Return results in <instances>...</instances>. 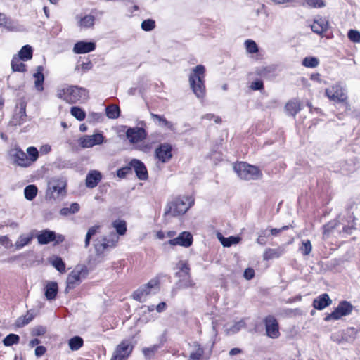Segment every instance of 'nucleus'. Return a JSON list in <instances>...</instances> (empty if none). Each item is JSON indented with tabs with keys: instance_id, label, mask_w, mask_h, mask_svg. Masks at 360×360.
Returning a JSON list of instances; mask_svg holds the SVG:
<instances>
[{
	"instance_id": "nucleus-48",
	"label": "nucleus",
	"mask_w": 360,
	"mask_h": 360,
	"mask_svg": "<svg viewBox=\"0 0 360 360\" xmlns=\"http://www.w3.org/2000/svg\"><path fill=\"white\" fill-rule=\"evenodd\" d=\"M303 6L309 8H322L326 6L323 0H305Z\"/></svg>"
},
{
	"instance_id": "nucleus-34",
	"label": "nucleus",
	"mask_w": 360,
	"mask_h": 360,
	"mask_svg": "<svg viewBox=\"0 0 360 360\" xmlns=\"http://www.w3.org/2000/svg\"><path fill=\"white\" fill-rule=\"evenodd\" d=\"M151 117L158 122L159 126L165 127L172 130L173 129L172 123L167 121L163 116L151 113Z\"/></svg>"
},
{
	"instance_id": "nucleus-61",
	"label": "nucleus",
	"mask_w": 360,
	"mask_h": 360,
	"mask_svg": "<svg viewBox=\"0 0 360 360\" xmlns=\"http://www.w3.org/2000/svg\"><path fill=\"white\" fill-rule=\"evenodd\" d=\"M46 349L44 346H38L35 349V356L37 357L41 356L45 354Z\"/></svg>"
},
{
	"instance_id": "nucleus-31",
	"label": "nucleus",
	"mask_w": 360,
	"mask_h": 360,
	"mask_svg": "<svg viewBox=\"0 0 360 360\" xmlns=\"http://www.w3.org/2000/svg\"><path fill=\"white\" fill-rule=\"evenodd\" d=\"M112 226L116 230L118 236L124 235L127 231V224L124 220H115L112 223Z\"/></svg>"
},
{
	"instance_id": "nucleus-22",
	"label": "nucleus",
	"mask_w": 360,
	"mask_h": 360,
	"mask_svg": "<svg viewBox=\"0 0 360 360\" xmlns=\"http://www.w3.org/2000/svg\"><path fill=\"white\" fill-rule=\"evenodd\" d=\"M328 26V21L323 18L316 19L311 25L312 31L319 34L326 31Z\"/></svg>"
},
{
	"instance_id": "nucleus-15",
	"label": "nucleus",
	"mask_w": 360,
	"mask_h": 360,
	"mask_svg": "<svg viewBox=\"0 0 360 360\" xmlns=\"http://www.w3.org/2000/svg\"><path fill=\"white\" fill-rule=\"evenodd\" d=\"M193 236L190 232L184 231L178 237L171 239L168 243L172 246L181 245L188 248L192 245Z\"/></svg>"
},
{
	"instance_id": "nucleus-43",
	"label": "nucleus",
	"mask_w": 360,
	"mask_h": 360,
	"mask_svg": "<svg viewBox=\"0 0 360 360\" xmlns=\"http://www.w3.org/2000/svg\"><path fill=\"white\" fill-rule=\"evenodd\" d=\"M70 113L79 121L84 120L86 117L85 112L79 107L75 106L71 108Z\"/></svg>"
},
{
	"instance_id": "nucleus-13",
	"label": "nucleus",
	"mask_w": 360,
	"mask_h": 360,
	"mask_svg": "<svg viewBox=\"0 0 360 360\" xmlns=\"http://www.w3.org/2000/svg\"><path fill=\"white\" fill-rule=\"evenodd\" d=\"M126 136L131 143L135 144L143 141L147 136V133L143 128L131 127L127 130Z\"/></svg>"
},
{
	"instance_id": "nucleus-35",
	"label": "nucleus",
	"mask_w": 360,
	"mask_h": 360,
	"mask_svg": "<svg viewBox=\"0 0 360 360\" xmlns=\"http://www.w3.org/2000/svg\"><path fill=\"white\" fill-rule=\"evenodd\" d=\"M18 58L22 60H28L32 57V49L29 45L24 46L18 53Z\"/></svg>"
},
{
	"instance_id": "nucleus-7",
	"label": "nucleus",
	"mask_w": 360,
	"mask_h": 360,
	"mask_svg": "<svg viewBox=\"0 0 360 360\" xmlns=\"http://www.w3.org/2000/svg\"><path fill=\"white\" fill-rule=\"evenodd\" d=\"M159 290V284L157 280H151L147 284L142 285L133 294V297L139 302H144L146 297L157 292Z\"/></svg>"
},
{
	"instance_id": "nucleus-55",
	"label": "nucleus",
	"mask_w": 360,
	"mask_h": 360,
	"mask_svg": "<svg viewBox=\"0 0 360 360\" xmlns=\"http://www.w3.org/2000/svg\"><path fill=\"white\" fill-rule=\"evenodd\" d=\"M348 38L354 43L360 42V32L355 30H350L348 32Z\"/></svg>"
},
{
	"instance_id": "nucleus-36",
	"label": "nucleus",
	"mask_w": 360,
	"mask_h": 360,
	"mask_svg": "<svg viewBox=\"0 0 360 360\" xmlns=\"http://www.w3.org/2000/svg\"><path fill=\"white\" fill-rule=\"evenodd\" d=\"M83 340L81 337L75 336L70 338L68 341V345L71 350L76 351L78 350L83 345Z\"/></svg>"
},
{
	"instance_id": "nucleus-18",
	"label": "nucleus",
	"mask_w": 360,
	"mask_h": 360,
	"mask_svg": "<svg viewBox=\"0 0 360 360\" xmlns=\"http://www.w3.org/2000/svg\"><path fill=\"white\" fill-rule=\"evenodd\" d=\"M96 45L94 42L79 41L73 47V52L77 54L86 53L94 51Z\"/></svg>"
},
{
	"instance_id": "nucleus-19",
	"label": "nucleus",
	"mask_w": 360,
	"mask_h": 360,
	"mask_svg": "<svg viewBox=\"0 0 360 360\" xmlns=\"http://www.w3.org/2000/svg\"><path fill=\"white\" fill-rule=\"evenodd\" d=\"M26 121L25 106L20 105L19 110L15 113L10 121V124L13 126H20Z\"/></svg>"
},
{
	"instance_id": "nucleus-59",
	"label": "nucleus",
	"mask_w": 360,
	"mask_h": 360,
	"mask_svg": "<svg viewBox=\"0 0 360 360\" xmlns=\"http://www.w3.org/2000/svg\"><path fill=\"white\" fill-rule=\"evenodd\" d=\"M202 119L206 120L208 121L214 120L216 123H220L221 122V118L218 116H215L214 114H206L202 117Z\"/></svg>"
},
{
	"instance_id": "nucleus-14",
	"label": "nucleus",
	"mask_w": 360,
	"mask_h": 360,
	"mask_svg": "<svg viewBox=\"0 0 360 360\" xmlns=\"http://www.w3.org/2000/svg\"><path fill=\"white\" fill-rule=\"evenodd\" d=\"M266 333L271 338H277L280 335L278 324L273 316H268L265 319Z\"/></svg>"
},
{
	"instance_id": "nucleus-8",
	"label": "nucleus",
	"mask_w": 360,
	"mask_h": 360,
	"mask_svg": "<svg viewBox=\"0 0 360 360\" xmlns=\"http://www.w3.org/2000/svg\"><path fill=\"white\" fill-rule=\"evenodd\" d=\"M133 350V345L129 340H123L119 344L110 360H127Z\"/></svg>"
},
{
	"instance_id": "nucleus-23",
	"label": "nucleus",
	"mask_w": 360,
	"mask_h": 360,
	"mask_svg": "<svg viewBox=\"0 0 360 360\" xmlns=\"http://www.w3.org/2000/svg\"><path fill=\"white\" fill-rule=\"evenodd\" d=\"M32 239L33 235L31 233L20 234L16 240L14 247L16 250H20L25 245H29Z\"/></svg>"
},
{
	"instance_id": "nucleus-54",
	"label": "nucleus",
	"mask_w": 360,
	"mask_h": 360,
	"mask_svg": "<svg viewBox=\"0 0 360 360\" xmlns=\"http://www.w3.org/2000/svg\"><path fill=\"white\" fill-rule=\"evenodd\" d=\"M155 27V22L153 20H145L141 23V28L145 31H151Z\"/></svg>"
},
{
	"instance_id": "nucleus-11",
	"label": "nucleus",
	"mask_w": 360,
	"mask_h": 360,
	"mask_svg": "<svg viewBox=\"0 0 360 360\" xmlns=\"http://www.w3.org/2000/svg\"><path fill=\"white\" fill-rule=\"evenodd\" d=\"M86 274V269L83 266H77L72 270L67 278V286L65 290L74 288L81 282V277H84Z\"/></svg>"
},
{
	"instance_id": "nucleus-26",
	"label": "nucleus",
	"mask_w": 360,
	"mask_h": 360,
	"mask_svg": "<svg viewBox=\"0 0 360 360\" xmlns=\"http://www.w3.org/2000/svg\"><path fill=\"white\" fill-rule=\"evenodd\" d=\"M15 162L21 167H29L32 165L27 155L21 150H17L15 154Z\"/></svg>"
},
{
	"instance_id": "nucleus-60",
	"label": "nucleus",
	"mask_w": 360,
	"mask_h": 360,
	"mask_svg": "<svg viewBox=\"0 0 360 360\" xmlns=\"http://www.w3.org/2000/svg\"><path fill=\"white\" fill-rule=\"evenodd\" d=\"M250 87L253 90H260L263 88V82L261 80H256L251 84Z\"/></svg>"
},
{
	"instance_id": "nucleus-63",
	"label": "nucleus",
	"mask_w": 360,
	"mask_h": 360,
	"mask_svg": "<svg viewBox=\"0 0 360 360\" xmlns=\"http://www.w3.org/2000/svg\"><path fill=\"white\" fill-rule=\"evenodd\" d=\"M288 229V226H283V227H282V228H281V229H271L270 230V231H271V235H273V236H276V235H278V233H280L282 231H283V230H286V229Z\"/></svg>"
},
{
	"instance_id": "nucleus-29",
	"label": "nucleus",
	"mask_w": 360,
	"mask_h": 360,
	"mask_svg": "<svg viewBox=\"0 0 360 360\" xmlns=\"http://www.w3.org/2000/svg\"><path fill=\"white\" fill-rule=\"evenodd\" d=\"M78 19V25L81 28L91 27L94 24V17L91 15H86L84 17H77Z\"/></svg>"
},
{
	"instance_id": "nucleus-4",
	"label": "nucleus",
	"mask_w": 360,
	"mask_h": 360,
	"mask_svg": "<svg viewBox=\"0 0 360 360\" xmlns=\"http://www.w3.org/2000/svg\"><path fill=\"white\" fill-rule=\"evenodd\" d=\"M233 169L238 176L243 180H258L262 177V173L257 167L249 165L245 162L235 164Z\"/></svg>"
},
{
	"instance_id": "nucleus-5",
	"label": "nucleus",
	"mask_w": 360,
	"mask_h": 360,
	"mask_svg": "<svg viewBox=\"0 0 360 360\" xmlns=\"http://www.w3.org/2000/svg\"><path fill=\"white\" fill-rule=\"evenodd\" d=\"M119 239V236L114 232L110 233L106 236L96 239L94 242L96 253L101 255L107 248H115L117 245Z\"/></svg>"
},
{
	"instance_id": "nucleus-2",
	"label": "nucleus",
	"mask_w": 360,
	"mask_h": 360,
	"mask_svg": "<svg viewBox=\"0 0 360 360\" xmlns=\"http://www.w3.org/2000/svg\"><path fill=\"white\" fill-rule=\"evenodd\" d=\"M56 96L68 103H75L87 99L88 93L85 89L77 86H61L57 89Z\"/></svg>"
},
{
	"instance_id": "nucleus-47",
	"label": "nucleus",
	"mask_w": 360,
	"mask_h": 360,
	"mask_svg": "<svg viewBox=\"0 0 360 360\" xmlns=\"http://www.w3.org/2000/svg\"><path fill=\"white\" fill-rule=\"evenodd\" d=\"M300 250L304 255H308L312 249V245L309 240H304L302 241V244L299 248Z\"/></svg>"
},
{
	"instance_id": "nucleus-12",
	"label": "nucleus",
	"mask_w": 360,
	"mask_h": 360,
	"mask_svg": "<svg viewBox=\"0 0 360 360\" xmlns=\"http://www.w3.org/2000/svg\"><path fill=\"white\" fill-rule=\"evenodd\" d=\"M103 141L104 136L101 134L82 136L78 140L79 145L84 148H92L101 144Z\"/></svg>"
},
{
	"instance_id": "nucleus-6",
	"label": "nucleus",
	"mask_w": 360,
	"mask_h": 360,
	"mask_svg": "<svg viewBox=\"0 0 360 360\" xmlns=\"http://www.w3.org/2000/svg\"><path fill=\"white\" fill-rule=\"evenodd\" d=\"M66 181L60 177L51 178L48 182L46 198L56 200L60 195H65Z\"/></svg>"
},
{
	"instance_id": "nucleus-62",
	"label": "nucleus",
	"mask_w": 360,
	"mask_h": 360,
	"mask_svg": "<svg viewBox=\"0 0 360 360\" xmlns=\"http://www.w3.org/2000/svg\"><path fill=\"white\" fill-rule=\"evenodd\" d=\"M255 271L252 269H246L244 271V276L246 279L250 280L254 277Z\"/></svg>"
},
{
	"instance_id": "nucleus-1",
	"label": "nucleus",
	"mask_w": 360,
	"mask_h": 360,
	"mask_svg": "<svg viewBox=\"0 0 360 360\" xmlns=\"http://www.w3.org/2000/svg\"><path fill=\"white\" fill-rule=\"evenodd\" d=\"M205 68L198 65L191 70L189 75V85L197 98L202 99L205 96Z\"/></svg>"
},
{
	"instance_id": "nucleus-24",
	"label": "nucleus",
	"mask_w": 360,
	"mask_h": 360,
	"mask_svg": "<svg viewBox=\"0 0 360 360\" xmlns=\"http://www.w3.org/2000/svg\"><path fill=\"white\" fill-rule=\"evenodd\" d=\"M101 179V174L96 170L90 172L86 178V186L89 188H94Z\"/></svg>"
},
{
	"instance_id": "nucleus-30",
	"label": "nucleus",
	"mask_w": 360,
	"mask_h": 360,
	"mask_svg": "<svg viewBox=\"0 0 360 360\" xmlns=\"http://www.w3.org/2000/svg\"><path fill=\"white\" fill-rule=\"evenodd\" d=\"M0 25L4 26L10 31L18 30L17 25L10 18H6L4 13H0Z\"/></svg>"
},
{
	"instance_id": "nucleus-21",
	"label": "nucleus",
	"mask_w": 360,
	"mask_h": 360,
	"mask_svg": "<svg viewBox=\"0 0 360 360\" xmlns=\"http://www.w3.org/2000/svg\"><path fill=\"white\" fill-rule=\"evenodd\" d=\"M37 238L39 244L45 245L53 241L56 239V234L52 231L44 230L39 233Z\"/></svg>"
},
{
	"instance_id": "nucleus-9",
	"label": "nucleus",
	"mask_w": 360,
	"mask_h": 360,
	"mask_svg": "<svg viewBox=\"0 0 360 360\" xmlns=\"http://www.w3.org/2000/svg\"><path fill=\"white\" fill-rule=\"evenodd\" d=\"M325 93L326 96L334 102L344 103L347 98L344 89L339 84L327 88Z\"/></svg>"
},
{
	"instance_id": "nucleus-17",
	"label": "nucleus",
	"mask_w": 360,
	"mask_h": 360,
	"mask_svg": "<svg viewBox=\"0 0 360 360\" xmlns=\"http://www.w3.org/2000/svg\"><path fill=\"white\" fill-rule=\"evenodd\" d=\"M131 167L134 169L138 178L141 180H146L148 179V172L146 167L140 160H133L130 162Z\"/></svg>"
},
{
	"instance_id": "nucleus-27",
	"label": "nucleus",
	"mask_w": 360,
	"mask_h": 360,
	"mask_svg": "<svg viewBox=\"0 0 360 360\" xmlns=\"http://www.w3.org/2000/svg\"><path fill=\"white\" fill-rule=\"evenodd\" d=\"M285 108L289 115L295 116L301 110V104L296 100L290 101L286 103Z\"/></svg>"
},
{
	"instance_id": "nucleus-58",
	"label": "nucleus",
	"mask_w": 360,
	"mask_h": 360,
	"mask_svg": "<svg viewBox=\"0 0 360 360\" xmlns=\"http://www.w3.org/2000/svg\"><path fill=\"white\" fill-rule=\"evenodd\" d=\"M281 253L278 252L276 250H269L264 254L265 259H272L275 257H278Z\"/></svg>"
},
{
	"instance_id": "nucleus-50",
	"label": "nucleus",
	"mask_w": 360,
	"mask_h": 360,
	"mask_svg": "<svg viewBox=\"0 0 360 360\" xmlns=\"http://www.w3.org/2000/svg\"><path fill=\"white\" fill-rule=\"evenodd\" d=\"M26 154L27 155L32 164L39 157V152L35 147L27 148Z\"/></svg>"
},
{
	"instance_id": "nucleus-38",
	"label": "nucleus",
	"mask_w": 360,
	"mask_h": 360,
	"mask_svg": "<svg viewBox=\"0 0 360 360\" xmlns=\"http://www.w3.org/2000/svg\"><path fill=\"white\" fill-rule=\"evenodd\" d=\"M37 193V188L34 185H29L24 190L25 197L28 200H33Z\"/></svg>"
},
{
	"instance_id": "nucleus-45",
	"label": "nucleus",
	"mask_w": 360,
	"mask_h": 360,
	"mask_svg": "<svg viewBox=\"0 0 360 360\" xmlns=\"http://www.w3.org/2000/svg\"><path fill=\"white\" fill-rule=\"evenodd\" d=\"M195 350L193 351L188 360H200L203 354V349L197 343H195Z\"/></svg>"
},
{
	"instance_id": "nucleus-28",
	"label": "nucleus",
	"mask_w": 360,
	"mask_h": 360,
	"mask_svg": "<svg viewBox=\"0 0 360 360\" xmlns=\"http://www.w3.org/2000/svg\"><path fill=\"white\" fill-rule=\"evenodd\" d=\"M101 228V226L99 224H95L89 228L84 240L85 248H87L89 246L91 238L100 231Z\"/></svg>"
},
{
	"instance_id": "nucleus-32",
	"label": "nucleus",
	"mask_w": 360,
	"mask_h": 360,
	"mask_svg": "<svg viewBox=\"0 0 360 360\" xmlns=\"http://www.w3.org/2000/svg\"><path fill=\"white\" fill-rule=\"evenodd\" d=\"M43 68L41 66H38L37 69V72L34 74V77L35 78L34 84L36 88L41 91L43 90L42 83L44 82V77L43 75Z\"/></svg>"
},
{
	"instance_id": "nucleus-44",
	"label": "nucleus",
	"mask_w": 360,
	"mask_h": 360,
	"mask_svg": "<svg viewBox=\"0 0 360 360\" xmlns=\"http://www.w3.org/2000/svg\"><path fill=\"white\" fill-rule=\"evenodd\" d=\"M33 318L32 314L27 313L25 316L19 317L15 322V325L17 327H22L28 324Z\"/></svg>"
},
{
	"instance_id": "nucleus-64",
	"label": "nucleus",
	"mask_w": 360,
	"mask_h": 360,
	"mask_svg": "<svg viewBox=\"0 0 360 360\" xmlns=\"http://www.w3.org/2000/svg\"><path fill=\"white\" fill-rule=\"evenodd\" d=\"M101 115L97 112H90L89 114V119L91 121H98L100 120Z\"/></svg>"
},
{
	"instance_id": "nucleus-41",
	"label": "nucleus",
	"mask_w": 360,
	"mask_h": 360,
	"mask_svg": "<svg viewBox=\"0 0 360 360\" xmlns=\"http://www.w3.org/2000/svg\"><path fill=\"white\" fill-rule=\"evenodd\" d=\"M120 108L117 105H112L106 108V115L110 119L117 118L120 115Z\"/></svg>"
},
{
	"instance_id": "nucleus-42",
	"label": "nucleus",
	"mask_w": 360,
	"mask_h": 360,
	"mask_svg": "<svg viewBox=\"0 0 360 360\" xmlns=\"http://www.w3.org/2000/svg\"><path fill=\"white\" fill-rule=\"evenodd\" d=\"M302 64L306 68H314L319 65V60L316 57H306L303 59Z\"/></svg>"
},
{
	"instance_id": "nucleus-53",
	"label": "nucleus",
	"mask_w": 360,
	"mask_h": 360,
	"mask_svg": "<svg viewBox=\"0 0 360 360\" xmlns=\"http://www.w3.org/2000/svg\"><path fill=\"white\" fill-rule=\"evenodd\" d=\"M246 50L248 53H255L258 51L257 45L252 40H246L245 42Z\"/></svg>"
},
{
	"instance_id": "nucleus-20",
	"label": "nucleus",
	"mask_w": 360,
	"mask_h": 360,
	"mask_svg": "<svg viewBox=\"0 0 360 360\" xmlns=\"http://www.w3.org/2000/svg\"><path fill=\"white\" fill-rule=\"evenodd\" d=\"M58 288L56 282L49 281L44 286V295L47 300H53L56 299Z\"/></svg>"
},
{
	"instance_id": "nucleus-56",
	"label": "nucleus",
	"mask_w": 360,
	"mask_h": 360,
	"mask_svg": "<svg viewBox=\"0 0 360 360\" xmlns=\"http://www.w3.org/2000/svg\"><path fill=\"white\" fill-rule=\"evenodd\" d=\"M46 329L45 327L38 326L32 328V335L34 336H41L45 334Z\"/></svg>"
},
{
	"instance_id": "nucleus-57",
	"label": "nucleus",
	"mask_w": 360,
	"mask_h": 360,
	"mask_svg": "<svg viewBox=\"0 0 360 360\" xmlns=\"http://www.w3.org/2000/svg\"><path fill=\"white\" fill-rule=\"evenodd\" d=\"M0 244L7 249L13 246L11 240L6 236L0 237Z\"/></svg>"
},
{
	"instance_id": "nucleus-10",
	"label": "nucleus",
	"mask_w": 360,
	"mask_h": 360,
	"mask_svg": "<svg viewBox=\"0 0 360 360\" xmlns=\"http://www.w3.org/2000/svg\"><path fill=\"white\" fill-rule=\"evenodd\" d=\"M352 305L349 302L346 301L342 302L332 313L325 318V321L338 320L342 316L349 314L352 311Z\"/></svg>"
},
{
	"instance_id": "nucleus-37",
	"label": "nucleus",
	"mask_w": 360,
	"mask_h": 360,
	"mask_svg": "<svg viewBox=\"0 0 360 360\" xmlns=\"http://www.w3.org/2000/svg\"><path fill=\"white\" fill-rule=\"evenodd\" d=\"M218 238L224 247H230L231 245L238 243L240 240L239 237L230 236L224 238L221 235H219Z\"/></svg>"
},
{
	"instance_id": "nucleus-46",
	"label": "nucleus",
	"mask_w": 360,
	"mask_h": 360,
	"mask_svg": "<svg viewBox=\"0 0 360 360\" xmlns=\"http://www.w3.org/2000/svg\"><path fill=\"white\" fill-rule=\"evenodd\" d=\"M245 322L243 321H240L238 322L235 323L232 326L226 328L227 333L233 334L238 332L241 328L245 327Z\"/></svg>"
},
{
	"instance_id": "nucleus-49",
	"label": "nucleus",
	"mask_w": 360,
	"mask_h": 360,
	"mask_svg": "<svg viewBox=\"0 0 360 360\" xmlns=\"http://www.w3.org/2000/svg\"><path fill=\"white\" fill-rule=\"evenodd\" d=\"M19 336L15 334H10L7 335L3 340L4 345L11 346L13 344H16L19 341Z\"/></svg>"
},
{
	"instance_id": "nucleus-33",
	"label": "nucleus",
	"mask_w": 360,
	"mask_h": 360,
	"mask_svg": "<svg viewBox=\"0 0 360 360\" xmlns=\"http://www.w3.org/2000/svg\"><path fill=\"white\" fill-rule=\"evenodd\" d=\"M50 263L60 273L65 272V264L62 260L61 257L58 256H53L49 259Z\"/></svg>"
},
{
	"instance_id": "nucleus-40",
	"label": "nucleus",
	"mask_w": 360,
	"mask_h": 360,
	"mask_svg": "<svg viewBox=\"0 0 360 360\" xmlns=\"http://www.w3.org/2000/svg\"><path fill=\"white\" fill-rule=\"evenodd\" d=\"M79 210V205L77 202L71 204L70 207H64L60 210V214L63 216H68L71 214H75Z\"/></svg>"
},
{
	"instance_id": "nucleus-25",
	"label": "nucleus",
	"mask_w": 360,
	"mask_h": 360,
	"mask_svg": "<svg viewBox=\"0 0 360 360\" xmlns=\"http://www.w3.org/2000/svg\"><path fill=\"white\" fill-rule=\"evenodd\" d=\"M330 303L331 300L329 296L327 294H323L314 300L313 306L315 309L321 310L330 305Z\"/></svg>"
},
{
	"instance_id": "nucleus-52",
	"label": "nucleus",
	"mask_w": 360,
	"mask_h": 360,
	"mask_svg": "<svg viewBox=\"0 0 360 360\" xmlns=\"http://www.w3.org/2000/svg\"><path fill=\"white\" fill-rule=\"evenodd\" d=\"M158 346L156 345H152L149 347H146L143 349V353L146 358H151L154 354L158 351Z\"/></svg>"
},
{
	"instance_id": "nucleus-51",
	"label": "nucleus",
	"mask_w": 360,
	"mask_h": 360,
	"mask_svg": "<svg viewBox=\"0 0 360 360\" xmlns=\"http://www.w3.org/2000/svg\"><path fill=\"white\" fill-rule=\"evenodd\" d=\"M92 68V63L90 61L82 63L80 65H78L75 67V71H77L79 73L83 74L89 70H91Z\"/></svg>"
},
{
	"instance_id": "nucleus-39",
	"label": "nucleus",
	"mask_w": 360,
	"mask_h": 360,
	"mask_svg": "<svg viewBox=\"0 0 360 360\" xmlns=\"http://www.w3.org/2000/svg\"><path fill=\"white\" fill-rule=\"evenodd\" d=\"M21 59L18 56H14L11 61V68L13 71L25 72V65L21 61Z\"/></svg>"
},
{
	"instance_id": "nucleus-3",
	"label": "nucleus",
	"mask_w": 360,
	"mask_h": 360,
	"mask_svg": "<svg viewBox=\"0 0 360 360\" xmlns=\"http://www.w3.org/2000/svg\"><path fill=\"white\" fill-rule=\"evenodd\" d=\"M194 204V199L191 196L180 195L167 203L165 214L173 217L184 214Z\"/></svg>"
},
{
	"instance_id": "nucleus-16",
	"label": "nucleus",
	"mask_w": 360,
	"mask_h": 360,
	"mask_svg": "<svg viewBox=\"0 0 360 360\" xmlns=\"http://www.w3.org/2000/svg\"><path fill=\"white\" fill-rule=\"evenodd\" d=\"M155 155L162 162H168L172 157V146L169 144L164 143L155 150Z\"/></svg>"
}]
</instances>
